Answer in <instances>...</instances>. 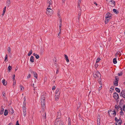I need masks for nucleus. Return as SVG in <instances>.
I'll use <instances>...</instances> for the list:
<instances>
[{
	"label": "nucleus",
	"mask_w": 125,
	"mask_h": 125,
	"mask_svg": "<svg viewBox=\"0 0 125 125\" xmlns=\"http://www.w3.org/2000/svg\"><path fill=\"white\" fill-rule=\"evenodd\" d=\"M6 7H5L4 8H3V12H5L6 10Z\"/></svg>",
	"instance_id": "6e6d98bb"
},
{
	"label": "nucleus",
	"mask_w": 125,
	"mask_h": 125,
	"mask_svg": "<svg viewBox=\"0 0 125 125\" xmlns=\"http://www.w3.org/2000/svg\"><path fill=\"white\" fill-rule=\"evenodd\" d=\"M116 91L118 93H119L120 92V90L118 88H115Z\"/></svg>",
	"instance_id": "f704fd0d"
},
{
	"label": "nucleus",
	"mask_w": 125,
	"mask_h": 125,
	"mask_svg": "<svg viewBox=\"0 0 125 125\" xmlns=\"http://www.w3.org/2000/svg\"><path fill=\"white\" fill-rule=\"evenodd\" d=\"M119 80V79L118 76L115 77V80L114 81V84L116 86H117L118 85V82Z\"/></svg>",
	"instance_id": "423d86ee"
},
{
	"label": "nucleus",
	"mask_w": 125,
	"mask_h": 125,
	"mask_svg": "<svg viewBox=\"0 0 125 125\" xmlns=\"http://www.w3.org/2000/svg\"><path fill=\"white\" fill-rule=\"evenodd\" d=\"M64 56H65L66 62H69V60L68 59V57L66 55L64 54Z\"/></svg>",
	"instance_id": "412c9836"
},
{
	"label": "nucleus",
	"mask_w": 125,
	"mask_h": 125,
	"mask_svg": "<svg viewBox=\"0 0 125 125\" xmlns=\"http://www.w3.org/2000/svg\"><path fill=\"white\" fill-rule=\"evenodd\" d=\"M95 67L96 68L98 67V65L96 64V63H95Z\"/></svg>",
	"instance_id": "4d7b16f0"
},
{
	"label": "nucleus",
	"mask_w": 125,
	"mask_h": 125,
	"mask_svg": "<svg viewBox=\"0 0 125 125\" xmlns=\"http://www.w3.org/2000/svg\"><path fill=\"white\" fill-rule=\"evenodd\" d=\"M52 1L51 0H47V4H48L50 2Z\"/></svg>",
	"instance_id": "49530a36"
},
{
	"label": "nucleus",
	"mask_w": 125,
	"mask_h": 125,
	"mask_svg": "<svg viewBox=\"0 0 125 125\" xmlns=\"http://www.w3.org/2000/svg\"><path fill=\"white\" fill-rule=\"evenodd\" d=\"M35 58L37 59H38L39 57V55L37 54L36 55H35Z\"/></svg>",
	"instance_id": "c03bdc74"
},
{
	"label": "nucleus",
	"mask_w": 125,
	"mask_h": 125,
	"mask_svg": "<svg viewBox=\"0 0 125 125\" xmlns=\"http://www.w3.org/2000/svg\"><path fill=\"white\" fill-rule=\"evenodd\" d=\"M52 1L51 2L49 3L48 4H49V6L48 7L50 8L51 7V6H52Z\"/></svg>",
	"instance_id": "c756f323"
},
{
	"label": "nucleus",
	"mask_w": 125,
	"mask_h": 125,
	"mask_svg": "<svg viewBox=\"0 0 125 125\" xmlns=\"http://www.w3.org/2000/svg\"><path fill=\"white\" fill-rule=\"evenodd\" d=\"M113 112H114L112 114L114 115L115 116L116 114V113L115 111H113Z\"/></svg>",
	"instance_id": "09e8293b"
},
{
	"label": "nucleus",
	"mask_w": 125,
	"mask_h": 125,
	"mask_svg": "<svg viewBox=\"0 0 125 125\" xmlns=\"http://www.w3.org/2000/svg\"><path fill=\"white\" fill-rule=\"evenodd\" d=\"M2 83L4 85H6L7 84V83L6 81L5 82V80L4 79H3L2 81Z\"/></svg>",
	"instance_id": "aec40b11"
},
{
	"label": "nucleus",
	"mask_w": 125,
	"mask_h": 125,
	"mask_svg": "<svg viewBox=\"0 0 125 125\" xmlns=\"http://www.w3.org/2000/svg\"><path fill=\"white\" fill-rule=\"evenodd\" d=\"M113 11L114 13L116 14H117L118 13V11L116 9H113Z\"/></svg>",
	"instance_id": "bb28decb"
},
{
	"label": "nucleus",
	"mask_w": 125,
	"mask_h": 125,
	"mask_svg": "<svg viewBox=\"0 0 125 125\" xmlns=\"http://www.w3.org/2000/svg\"><path fill=\"white\" fill-rule=\"evenodd\" d=\"M123 74V73L122 72H120V73H118V75L119 76H121Z\"/></svg>",
	"instance_id": "37998d69"
},
{
	"label": "nucleus",
	"mask_w": 125,
	"mask_h": 125,
	"mask_svg": "<svg viewBox=\"0 0 125 125\" xmlns=\"http://www.w3.org/2000/svg\"><path fill=\"white\" fill-rule=\"evenodd\" d=\"M113 97L115 100H117L119 98V96L118 94L116 92L114 93Z\"/></svg>",
	"instance_id": "6e6552de"
},
{
	"label": "nucleus",
	"mask_w": 125,
	"mask_h": 125,
	"mask_svg": "<svg viewBox=\"0 0 125 125\" xmlns=\"http://www.w3.org/2000/svg\"><path fill=\"white\" fill-rule=\"evenodd\" d=\"M123 110L125 111V104L123 106Z\"/></svg>",
	"instance_id": "052dcab7"
},
{
	"label": "nucleus",
	"mask_w": 125,
	"mask_h": 125,
	"mask_svg": "<svg viewBox=\"0 0 125 125\" xmlns=\"http://www.w3.org/2000/svg\"><path fill=\"white\" fill-rule=\"evenodd\" d=\"M42 116L43 117V118H46V114L45 113H43V114L42 115Z\"/></svg>",
	"instance_id": "c9c22d12"
},
{
	"label": "nucleus",
	"mask_w": 125,
	"mask_h": 125,
	"mask_svg": "<svg viewBox=\"0 0 125 125\" xmlns=\"http://www.w3.org/2000/svg\"><path fill=\"white\" fill-rule=\"evenodd\" d=\"M98 82L99 84H100V85H102V83L101 82V79L100 78L98 80Z\"/></svg>",
	"instance_id": "c85d7f7f"
},
{
	"label": "nucleus",
	"mask_w": 125,
	"mask_h": 125,
	"mask_svg": "<svg viewBox=\"0 0 125 125\" xmlns=\"http://www.w3.org/2000/svg\"><path fill=\"white\" fill-rule=\"evenodd\" d=\"M3 106H1V109L0 110V115H2V114L4 112V109L3 108Z\"/></svg>",
	"instance_id": "9d476101"
},
{
	"label": "nucleus",
	"mask_w": 125,
	"mask_h": 125,
	"mask_svg": "<svg viewBox=\"0 0 125 125\" xmlns=\"http://www.w3.org/2000/svg\"><path fill=\"white\" fill-rule=\"evenodd\" d=\"M105 18L104 22L105 24H106L108 22V21L110 19H109V18L105 17Z\"/></svg>",
	"instance_id": "dca6fc26"
},
{
	"label": "nucleus",
	"mask_w": 125,
	"mask_h": 125,
	"mask_svg": "<svg viewBox=\"0 0 125 125\" xmlns=\"http://www.w3.org/2000/svg\"><path fill=\"white\" fill-rule=\"evenodd\" d=\"M94 3L95 4L96 6L97 5V3L95 2H94Z\"/></svg>",
	"instance_id": "69168bd1"
},
{
	"label": "nucleus",
	"mask_w": 125,
	"mask_h": 125,
	"mask_svg": "<svg viewBox=\"0 0 125 125\" xmlns=\"http://www.w3.org/2000/svg\"><path fill=\"white\" fill-rule=\"evenodd\" d=\"M107 3L111 7H114L115 5V2L114 0H106Z\"/></svg>",
	"instance_id": "7ed1b4c3"
},
{
	"label": "nucleus",
	"mask_w": 125,
	"mask_h": 125,
	"mask_svg": "<svg viewBox=\"0 0 125 125\" xmlns=\"http://www.w3.org/2000/svg\"><path fill=\"white\" fill-rule=\"evenodd\" d=\"M120 119L118 120L116 117H115V121L116 122H118L119 121H120Z\"/></svg>",
	"instance_id": "2f4dec72"
},
{
	"label": "nucleus",
	"mask_w": 125,
	"mask_h": 125,
	"mask_svg": "<svg viewBox=\"0 0 125 125\" xmlns=\"http://www.w3.org/2000/svg\"><path fill=\"white\" fill-rule=\"evenodd\" d=\"M26 103H25V102L23 103V107H22L23 109H26Z\"/></svg>",
	"instance_id": "b1692460"
},
{
	"label": "nucleus",
	"mask_w": 125,
	"mask_h": 125,
	"mask_svg": "<svg viewBox=\"0 0 125 125\" xmlns=\"http://www.w3.org/2000/svg\"><path fill=\"white\" fill-rule=\"evenodd\" d=\"M23 116L25 117L26 115V109H23Z\"/></svg>",
	"instance_id": "f3484780"
},
{
	"label": "nucleus",
	"mask_w": 125,
	"mask_h": 125,
	"mask_svg": "<svg viewBox=\"0 0 125 125\" xmlns=\"http://www.w3.org/2000/svg\"><path fill=\"white\" fill-rule=\"evenodd\" d=\"M122 122V120H120V121L118 122H115V124L116 125H121V123Z\"/></svg>",
	"instance_id": "a211bd4d"
},
{
	"label": "nucleus",
	"mask_w": 125,
	"mask_h": 125,
	"mask_svg": "<svg viewBox=\"0 0 125 125\" xmlns=\"http://www.w3.org/2000/svg\"><path fill=\"white\" fill-rule=\"evenodd\" d=\"M30 61L32 62H34V58L33 56H31V57Z\"/></svg>",
	"instance_id": "393cba45"
},
{
	"label": "nucleus",
	"mask_w": 125,
	"mask_h": 125,
	"mask_svg": "<svg viewBox=\"0 0 125 125\" xmlns=\"http://www.w3.org/2000/svg\"><path fill=\"white\" fill-rule=\"evenodd\" d=\"M57 118L60 119L61 118V114L60 112H57Z\"/></svg>",
	"instance_id": "f8f14e48"
},
{
	"label": "nucleus",
	"mask_w": 125,
	"mask_h": 125,
	"mask_svg": "<svg viewBox=\"0 0 125 125\" xmlns=\"http://www.w3.org/2000/svg\"><path fill=\"white\" fill-rule=\"evenodd\" d=\"M59 29H61V28L62 26V21L61 19H60L59 20Z\"/></svg>",
	"instance_id": "6ab92c4d"
},
{
	"label": "nucleus",
	"mask_w": 125,
	"mask_h": 125,
	"mask_svg": "<svg viewBox=\"0 0 125 125\" xmlns=\"http://www.w3.org/2000/svg\"><path fill=\"white\" fill-rule=\"evenodd\" d=\"M100 119L99 118H98L97 120V125H98V124H100Z\"/></svg>",
	"instance_id": "7c9ffc66"
},
{
	"label": "nucleus",
	"mask_w": 125,
	"mask_h": 125,
	"mask_svg": "<svg viewBox=\"0 0 125 125\" xmlns=\"http://www.w3.org/2000/svg\"><path fill=\"white\" fill-rule=\"evenodd\" d=\"M33 72V74L34 76V77L35 78H37V74L36 73L34 72Z\"/></svg>",
	"instance_id": "4be33fe9"
},
{
	"label": "nucleus",
	"mask_w": 125,
	"mask_h": 125,
	"mask_svg": "<svg viewBox=\"0 0 125 125\" xmlns=\"http://www.w3.org/2000/svg\"><path fill=\"white\" fill-rule=\"evenodd\" d=\"M53 10L50 8L47 7V8L46 13L47 14L51 15L53 14Z\"/></svg>",
	"instance_id": "20e7f679"
},
{
	"label": "nucleus",
	"mask_w": 125,
	"mask_h": 125,
	"mask_svg": "<svg viewBox=\"0 0 125 125\" xmlns=\"http://www.w3.org/2000/svg\"><path fill=\"white\" fill-rule=\"evenodd\" d=\"M2 94L3 96H4V97H5V91H3L2 92Z\"/></svg>",
	"instance_id": "a19ab883"
},
{
	"label": "nucleus",
	"mask_w": 125,
	"mask_h": 125,
	"mask_svg": "<svg viewBox=\"0 0 125 125\" xmlns=\"http://www.w3.org/2000/svg\"><path fill=\"white\" fill-rule=\"evenodd\" d=\"M101 59L99 58H98L96 61V63H97L98 62H99L100 61Z\"/></svg>",
	"instance_id": "4c0bfd02"
},
{
	"label": "nucleus",
	"mask_w": 125,
	"mask_h": 125,
	"mask_svg": "<svg viewBox=\"0 0 125 125\" xmlns=\"http://www.w3.org/2000/svg\"><path fill=\"white\" fill-rule=\"evenodd\" d=\"M45 93L42 94L41 96V104L42 108L43 109L45 108V98L46 97Z\"/></svg>",
	"instance_id": "f257e3e1"
},
{
	"label": "nucleus",
	"mask_w": 125,
	"mask_h": 125,
	"mask_svg": "<svg viewBox=\"0 0 125 125\" xmlns=\"http://www.w3.org/2000/svg\"><path fill=\"white\" fill-rule=\"evenodd\" d=\"M111 15V14L110 12H108L105 15V18H109V19H111L112 18Z\"/></svg>",
	"instance_id": "1a4fd4ad"
},
{
	"label": "nucleus",
	"mask_w": 125,
	"mask_h": 125,
	"mask_svg": "<svg viewBox=\"0 0 125 125\" xmlns=\"http://www.w3.org/2000/svg\"><path fill=\"white\" fill-rule=\"evenodd\" d=\"M8 114V111L7 110H4V115L5 116H7Z\"/></svg>",
	"instance_id": "5701e85b"
},
{
	"label": "nucleus",
	"mask_w": 125,
	"mask_h": 125,
	"mask_svg": "<svg viewBox=\"0 0 125 125\" xmlns=\"http://www.w3.org/2000/svg\"><path fill=\"white\" fill-rule=\"evenodd\" d=\"M113 62L114 64H115L117 63V61H116V58H114L113 60Z\"/></svg>",
	"instance_id": "a878e982"
},
{
	"label": "nucleus",
	"mask_w": 125,
	"mask_h": 125,
	"mask_svg": "<svg viewBox=\"0 0 125 125\" xmlns=\"http://www.w3.org/2000/svg\"><path fill=\"white\" fill-rule=\"evenodd\" d=\"M10 3V0H7V3L9 5Z\"/></svg>",
	"instance_id": "864d4df0"
},
{
	"label": "nucleus",
	"mask_w": 125,
	"mask_h": 125,
	"mask_svg": "<svg viewBox=\"0 0 125 125\" xmlns=\"http://www.w3.org/2000/svg\"><path fill=\"white\" fill-rule=\"evenodd\" d=\"M79 9L80 10V11H79V14H78V15L80 16V15L81 14V12H82L81 9V10L80 9Z\"/></svg>",
	"instance_id": "ea45409f"
},
{
	"label": "nucleus",
	"mask_w": 125,
	"mask_h": 125,
	"mask_svg": "<svg viewBox=\"0 0 125 125\" xmlns=\"http://www.w3.org/2000/svg\"><path fill=\"white\" fill-rule=\"evenodd\" d=\"M16 125H19L18 121H17L16 124Z\"/></svg>",
	"instance_id": "680f3d73"
},
{
	"label": "nucleus",
	"mask_w": 125,
	"mask_h": 125,
	"mask_svg": "<svg viewBox=\"0 0 125 125\" xmlns=\"http://www.w3.org/2000/svg\"><path fill=\"white\" fill-rule=\"evenodd\" d=\"M13 77L12 79L14 81L15 80V74H13Z\"/></svg>",
	"instance_id": "13d9d810"
},
{
	"label": "nucleus",
	"mask_w": 125,
	"mask_h": 125,
	"mask_svg": "<svg viewBox=\"0 0 125 125\" xmlns=\"http://www.w3.org/2000/svg\"><path fill=\"white\" fill-rule=\"evenodd\" d=\"M24 102H25V103H26V96H25L23 98Z\"/></svg>",
	"instance_id": "8fccbe9b"
},
{
	"label": "nucleus",
	"mask_w": 125,
	"mask_h": 125,
	"mask_svg": "<svg viewBox=\"0 0 125 125\" xmlns=\"http://www.w3.org/2000/svg\"><path fill=\"white\" fill-rule=\"evenodd\" d=\"M115 107L117 109V110H118V109L120 108L119 106H117L116 105H115Z\"/></svg>",
	"instance_id": "de8ad7c7"
},
{
	"label": "nucleus",
	"mask_w": 125,
	"mask_h": 125,
	"mask_svg": "<svg viewBox=\"0 0 125 125\" xmlns=\"http://www.w3.org/2000/svg\"><path fill=\"white\" fill-rule=\"evenodd\" d=\"M68 120V125H71V119L69 118Z\"/></svg>",
	"instance_id": "72a5a7b5"
},
{
	"label": "nucleus",
	"mask_w": 125,
	"mask_h": 125,
	"mask_svg": "<svg viewBox=\"0 0 125 125\" xmlns=\"http://www.w3.org/2000/svg\"><path fill=\"white\" fill-rule=\"evenodd\" d=\"M9 113L11 114H12L13 113V111L12 108L11 107L9 109Z\"/></svg>",
	"instance_id": "9b49d317"
},
{
	"label": "nucleus",
	"mask_w": 125,
	"mask_h": 125,
	"mask_svg": "<svg viewBox=\"0 0 125 125\" xmlns=\"http://www.w3.org/2000/svg\"><path fill=\"white\" fill-rule=\"evenodd\" d=\"M12 69L11 67L10 66V65L8 67V69L9 71L10 72V71Z\"/></svg>",
	"instance_id": "58836bf2"
},
{
	"label": "nucleus",
	"mask_w": 125,
	"mask_h": 125,
	"mask_svg": "<svg viewBox=\"0 0 125 125\" xmlns=\"http://www.w3.org/2000/svg\"><path fill=\"white\" fill-rule=\"evenodd\" d=\"M102 88V85H101V86L100 87H99L98 89V90L99 91H100Z\"/></svg>",
	"instance_id": "5fc2aeb1"
},
{
	"label": "nucleus",
	"mask_w": 125,
	"mask_h": 125,
	"mask_svg": "<svg viewBox=\"0 0 125 125\" xmlns=\"http://www.w3.org/2000/svg\"><path fill=\"white\" fill-rule=\"evenodd\" d=\"M20 87L21 88V90L23 91L24 90V87H22V86L20 85Z\"/></svg>",
	"instance_id": "79ce46f5"
},
{
	"label": "nucleus",
	"mask_w": 125,
	"mask_h": 125,
	"mask_svg": "<svg viewBox=\"0 0 125 125\" xmlns=\"http://www.w3.org/2000/svg\"><path fill=\"white\" fill-rule=\"evenodd\" d=\"M60 32L58 34V36H59L60 34V33H61V29H60Z\"/></svg>",
	"instance_id": "e2e57ef3"
},
{
	"label": "nucleus",
	"mask_w": 125,
	"mask_h": 125,
	"mask_svg": "<svg viewBox=\"0 0 125 125\" xmlns=\"http://www.w3.org/2000/svg\"><path fill=\"white\" fill-rule=\"evenodd\" d=\"M59 119H58V118H57V119L55 120L54 123L55 125H57L58 124L59 122Z\"/></svg>",
	"instance_id": "4468645a"
},
{
	"label": "nucleus",
	"mask_w": 125,
	"mask_h": 125,
	"mask_svg": "<svg viewBox=\"0 0 125 125\" xmlns=\"http://www.w3.org/2000/svg\"><path fill=\"white\" fill-rule=\"evenodd\" d=\"M7 58H8V55L7 54L6 55H5V58L4 61H7L8 60H7Z\"/></svg>",
	"instance_id": "e433bc0d"
},
{
	"label": "nucleus",
	"mask_w": 125,
	"mask_h": 125,
	"mask_svg": "<svg viewBox=\"0 0 125 125\" xmlns=\"http://www.w3.org/2000/svg\"><path fill=\"white\" fill-rule=\"evenodd\" d=\"M66 0H62V2L63 3H64Z\"/></svg>",
	"instance_id": "0e129e2a"
},
{
	"label": "nucleus",
	"mask_w": 125,
	"mask_h": 125,
	"mask_svg": "<svg viewBox=\"0 0 125 125\" xmlns=\"http://www.w3.org/2000/svg\"><path fill=\"white\" fill-rule=\"evenodd\" d=\"M55 86H53V87H52V90H54L55 89Z\"/></svg>",
	"instance_id": "bf43d9fd"
},
{
	"label": "nucleus",
	"mask_w": 125,
	"mask_h": 125,
	"mask_svg": "<svg viewBox=\"0 0 125 125\" xmlns=\"http://www.w3.org/2000/svg\"><path fill=\"white\" fill-rule=\"evenodd\" d=\"M61 91L60 88L56 89L55 91V98L56 101H58L60 97V94Z\"/></svg>",
	"instance_id": "f03ea898"
},
{
	"label": "nucleus",
	"mask_w": 125,
	"mask_h": 125,
	"mask_svg": "<svg viewBox=\"0 0 125 125\" xmlns=\"http://www.w3.org/2000/svg\"><path fill=\"white\" fill-rule=\"evenodd\" d=\"M81 0H78V9H80V10L81 9V7L80 6V4L81 2Z\"/></svg>",
	"instance_id": "ddd939ff"
},
{
	"label": "nucleus",
	"mask_w": 125,
	"mask_h": 125,
	"mask_svg": "<svg viewBox=\"0 0 125 125\" xmlns=\"http://www.w3.org/2000/svg\"><path fill=\"white\" fill-rule=\"evenodd\" d=\"M121 93L122 95V96L124 98H125V90H122V91Z\"/></svg>",
	"instance_id": "2eb2a0df"
},
{
	"label": "nucleus",
	"mask_w": 125,
	"mask_h": 125,
	"mask_svg": "<svg viewBox=\"0 0 125 125\" xmlns=\"http://www.w3.org/2000/svg\"><path fill=\"white\" fill-rule=\"evenodd\" d=\"M121 55V54L120 52H117L115 55V56L116 57V56L118 55H119L120 56Z\"/></svg>",
	"instance_id": "cd10ccee"
},
{
	"label": "nucleus",
	"mask_w": 125,
	"mask_h": 125,
	"mask_svg": "<svg viewBox=\"0 0 125 125\" xmlns=\"http://www.w3.org/2000/svg\"><path fill=\"white\" fill-rule=\"evenodd\" d=\"M124 101L122 100H120L119 102V107L121 109V110L122 109V107H123V106H124Z\"/></svg>",
	"instance_id": "0eeeda50"
},
{
	"label": "nucleus",
	"mask_w": 125,
	"mask_h": 125,
	"mask_svg": "<svg viewBox=\"0 0 125 125\" xmlns=\"http://www.w3.org/2000/svg\"><path fill=\"white\" fill-rule=\"evenodd\" d=\"M10 51H11L10 48V47H9L8 48V51L9 52H10Z\"/></svg>",
	"instance_id": "3c124183"
},
{
	"label": "nucleus",
	"mask_w": 125,
	"mask_h": 125,
	"mask_svg": "<svg viewBox=\"0 0 125 125\" xmlns=\"http://www.w3.org/2000/svg\"><path fill=\"white\" fill-rule=\"evenodd\" d=\"M31 75L30 74H29L28 75V76H27V78L28 79V78H31Z\"/></svg>",
	"instance_id": "603ef678"
},
{
	"label": "nucleus",
	"mask_w": 125,
	"mask_h": 125,
	"mask_svg": "<svg viewBox=\"0 0 125 125\" xmlns=\"http://www.w3.org/2000/svg\"><path fill=\"white\" fill-rule=\"evenodd\" d=\"M121 111L120 112V114L121 115H123L124 114L122 110H121Z\"/></svg>",
	"instance_id": "a18cd8bd"
},
{
	"label": "nucleus",
	"mask_w": 125,
	"mask_h": 125,
	"mask_svg": "<svg viewBox=\"0 0 125 125\" xmlns=\"http://www.w3.org/2000/svg\"><path fill=\"white\" fill-rule=\"evenodd\" d=\"M8 125H13V124L12 123H9Z\"/></svg>",
	"instance_id": "774afa93"
},
{
	"label": "nucleus",
	"mask_w": 125,
	"mask_h": 125,
	"mask_svg": "<svg viewBox=\"0 0 125 125\" xmlns=\"http://www.w3.org/2000/svg\"><path fill=\"white\" fill-rule=\"evenodd\" d=\"M94 77L97 78V77L100 78L101 77V75L99 72L98 71H97L96 73L94 74Z\"/></svg>",
	"instance_id": "39448f33"
},
{
	"label": "nucleus",
	"mask_w": 125,
	"mask_h": 125,
	"mask_svg": "<svg viewBox=\"0 0 125 125\" xmlns=\"http://www.w3.org/2000/svg\"><path fill=\"white\" fill-rule=\"evenodd\" d=\"M32 53V50H31L29 52V53L28 54V56H29Z\"/></svg>",
	"instance_id": "473e14b6"
},
{
	"label": "nucleus",
	"mask_w": 125,
	"mask_h": 125,
	"mask_svg": "<svg viewBox=\"0 0 125 125\" xmlns=\"http://www.w3.org/2000/svg\"><path fill=\"white\" fill-rule=\"evenodd\" d=\"M112 90H113L114 89V87H112L111 88Z\"/></svg>",
	"instance_id": "338daca9"
}]
</instances>
